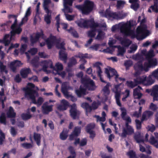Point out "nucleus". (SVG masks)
Masks as SVG:
<instances>
[{"label":"nucleus","mask_w":158,"mask_h":158,"mask_svg":"<svg viewBox=\"0 0 158 158\" xmlns=\"http://www.w3.org/2000/svg\"><path fill=\"white\" fill-rule=\"evenodd\" d=\"M84 4L85 10H93L94 6V2L88 0L85 1Z\"/></svg>","instance_id":"obj_26"},{"label":"nucleus","mask_w":158,"mask_h":158,"mask_svg":"<svg viewBox=\"0 0 158 158\" xmlns=\"http://www.w3.org/2000/svg\"><path fill=\"white\" fill-rule=\"evenodd\" d=\"M7 115L9 117H14L16 114L14 111V110L11 107H10L9 110L7 112Z\"/></svg>","instance_id":"obj_40"},{"label":"nucleus","mask_w":158,"mask_h":158,"mask_svg":"<svg viewBox=\"0 0 158 158\" xmlns=\"http://www.w3.org/2000/svg\"><path fill=\"white\" fill-rule=\"evenodd\" d=\"M72 88L69 86V84L67 82H64L62 83L61 86V92L64 96H68V94L69 93L68 92L69 90L72 89Z\"/></svg>","instance_id":"obj_20"},{"label":"nucleus","mask_w":158,"mask_h":158,"mask_svg":"<svg viewBox=\"0 0 158 158\" xmlns=\"http://www.w3.org/2000/svg\"><path fill=\"white\" fill-rule=\"evenodd\" d=\"M155 56L153 50L151 49L147 53L146 55V58H149L154 56Z\"/></svg>","instance_id":"obj_56"},{"label":"nucleus","mask_w":158,"mask_h":158,"mask_svg":"<svg viewBox=\"0 0 158 158\" xmlns=\"http://www.w3.org/2000/svg\"><path fill=\"white\" fill-rule=\"evenodd\" d=\"M118 53L117 55L118 56H123L125 52V49L123 48L120 46L118 47Z\"/></svg>","instance_id":"obj_44"},{"label":"nucleus","mask_w":158,"mask_h":158,"mask_svg":"<svg viewBox=\"0 0 158 158\" xmlns=\"http://www.w3.org/2000/svg\"><path fill=\"white\" fill-rule=\"evenodd\" d=\"M44 39L43 34L42 32L40 33H37L34 38L31 37V42L33 44L37 42L39 39Z\"/></svg>","instance_id":"obj_32"},{"label":"nucleus","mask_w":158,"mask_h":158,"mask_svg":"<svg viewBox=\"0 0 158 158\" xmlns=\"http://www.w3.org/2000/svg\"><path fill=\"white\" fill-rule=\"evenodd\" d=\"M75 57L76 58H80L81 59V60L83 63H85L86 61L84 59L85 58H86L87 56L86 55L79 53L78 55H76L74 57H72L69 59V61L68 64V66L71 67L75 65L77 63V61Z\"/></svg>","instance_id":"obj_13"},{"label":"nucleus","mask_w":158,"mask_h":158,"mask_svg":"<svg viewBox=\"0 0 158 158\" xmlns=\"http://www.w3.org/2000/svg\"><path fill=\"white\" fill-rule=\"evenodd\" d=\"M59 56L60 59L66 63L67 59V55L63 51L61 50L59 52Z\"/></svg>","instance_id":"obj_36"},{"label":"nucleus","mask_w":158,"mask_h":158,"mask_svg":"<svg viewBox=\"0 0 158 158\" xmlns=\"http://www.w3.org/2000/svg\"><path fill=\"white\" fill-rule=\"evenodd\" d=\"M151 33L150 31L147 29V26L141 23L140 25L137 28L136 34H134V35L138 40H143Z\"/></svg>","instance_id":"obj_8"},{"label":"nucleus","mask_w":158,"mask_h":158,"mask_svg":"<svg viewBox=\"0 0 158 158\" xmlns=\"http://www.w3.org/2000/svg\"><path fill=\"white\" fill-rule=\"evenodd\" d=\"M23 64L20 61L15 60L10 63V66L12 70L15 71L16 67L20 66Z\"/></svg>","instance_id":"obj_28"},{"label":"nucleus","mask_w":158,"mask_h":158,"mask_svg":"<svg viewBox=\"0 0 158 158\" xmlns=\"http://www.w3.org/2000/svg\"><path fill=\"white\" fill-rule=\"evenodd\" d=\"M101 65V64L99 62L96 63L94 64V66L97 68V73L99 77L101 76V74L102 73V71L100 66V65Z\"/></svg>","instance_id":"obj_38"},{"label":"nucleus","mask_w":158,"mask_h":158,"mask_svg":"<svg viewBox=\"0 0 158 158\" xmlns=\"http://www.w3.org/2000/svg\"><path fill=\"white\" fill-rule=\"evenodd\" d=\"M135 73L134 74V76L136 77V79H135L134 80L137 85L142 83L145 85H151V84L148 77L147 78L146 76L145 75L141 77H138L139 75L142 73V72L143 70L140 72V74H138L136 75H135V74L137 71L135 69Z\"/></svg>","instance_id":"obj_10"},{"label":"nucleus","mask_w":158,"mask_h":158,"mask_svg":"<svg viewBox=\"0 0 158 158\" xmlns=\"http://www.w3.org/2000/svg\"><path fill=\"white\" fill-rule=\"evenodd\" d=\"M114 51L113 48L110 46V48H107L106 49H104L102 51V52L107 53H112Z\"/></svg>","instance_id":"obj_61"},{"label":"nucleus","mask_w":158,"mask_h":158,"mask_svg":"<svg viewBox=\"0 0 158 158\" xmlns=\"http://www.w3.org/2000/svg\"><path fill=\"white\" fill-rule=\"evenodd\" d=\"M157 60L155 59H148V61L144 64L143 66L141 62L137 63L134 66L135 69L137 71L135 75H136L138 74H140V72L142 70L145 71V72L148 71L149 68L155 66L157 65Z\"/></svg>","instance_id":"obj_5"},{"label":"nucleus","mask_w":158,"mask_h":158,"mask_svg":"<svg viewBox=\"0 0 158 158\" xmlns=\"http://www.w3.org/2000/svg\"><path fill=\"white\" fill-rule=\"evenodd\" d=\"M70 113L71 116L75 118L76 116L79 114V111L77 110V107L76 104H73L70 106Z\"/></svg>","instance_id":"obj_21"},{"label":"nucleus","mask_w":158,"mask_h":158,"mask_svg":"<svg viewBox=\"0 0 158 158\" xmlns=\"http://www.w3.org/2000/svg\"><path fill=\"white\" fill-rule=\"evenodd\" d=\"M6 116L5 114V113H2L0 116V122L4 124H6Z\"/></svg>","instance_id":"obj_58"},{"label":"nucleus","mask_w":158,"mask_h":158,"mask_svg":"<svg viewBox=\"0 0 158 158\" xmlns=\"http://www.w3.org/2000/svg\"><path fill=\"white\" fill-rule=\"evenodd\" d=\"M154 1V3L153 5H152L150 7V8H151L152 10H158V0H153Z\"/></svg>","instance_id":"obj_49"},{"label":"nucleus","mask_w":158,"mask_h":158,"mask_svg":"<svg viewBox=\"0 0 158 158\" xmlns=\"http://www.w3.org/2000/svg\"><path fill=\"white\" fill-rule=\"evenodd\" d=\"M134 138L136 142L139 144L140 151L142 152H145L144 146L145 145L144 143L143 135L141 133L138 132L134 135Z\"/></svg>","instance_id":"obj_11"},{"label":"nucleus","mask_w":158,"mask_h":158,"mask_svg":"<svg viewBox=\"0 0 158 158\" xmlns=\"http://www.w3.org/2000/svg\"><path fill=\"white\" fill-rule=\"evenodd\" d=\"M153 113L150 111H147L144 112L142 115L141 122L148 119L153 115Z\"/></svg>","instance_id":"obj_31"},{"label":"nucleus","mask_w":158,"mask_h":158,"mask_svg":"<svg viewBox=\"0 0 158 158\" xmlns=\"http://www.w3.org/2000/svg\"><path fill=\"white\" fill-rule=\"evenodd\" d=\"M51 1L50 0H44L43 3V7L44 10H49L48 6L50 3Z\"/></svg>","instance_id":"obj_47"},{"label":"nucleus","mask_w":158,"mask_h":158,"mask_svg":"<svg viewBox=\"0 0 158 158\" xmlns=\"http://www.w3.org/2000/svg\"><path fill=\"white\" fill-rule=\"evenodd\" d=\"M75 92L78 97H81L87 94L85 88H83L81 85L80 86L79 89L76 90L75 91Z\"/></svg>","instance_id":"obj_33"},{"label":"nucleus","mask_w":158,"mask_h":158,"mask_svg":"<svg viewBox=\"0 0 158 158\" xmlns=\"http://www.w3.org/2000/svg\"><path fill=\"white\" fill-rule=\"evenodd\" d=\"M60 104L57 106V109L60 111H64L67 110L69 105V102L66 100L63 99L60 101Z\"/></svg>","instance_id":"obj_18"},{"label":"nucleus","mask_w":158,"mask_h":158,"mask_svg":"<svg viewBox=\"0 0 158 158\" xmlns=\"http://www.w3.org/2000/svg\"><path fill=\"white\" fill-rule=\"evenodd\" d=\"M135 22L134 21L130 20L126 23H120L113 26L112 27L111 30L113 32H114L119 29L121 32L125 35H132L134 31L131 30V26L134 25L133 23Z\"/></svg>","instance_id":"obj_3"},{"label":"nucleus","mask_w":158,"mask_h":158,"mask_svg":"<svg viewBox=\"0 0 158 158\" xmlns=\"http://www.w3.org/2000/svg\"><path fill=\"white\" fill-rule=\"evenodd\" d=\"M105 73L109 79H110L113 76H115L117 74L116 71L114 69L110 67L105 69Z\"/></svg>","instance_id":"obj_23"},{"label":"nucleus","mask_w":158,"mask_h":158,"mask_svg":"<svg viewBox=\"0 0 158 158\" xmlns=\"http://www.w3.org/2000/svg\"><path fill=\"white\" fill-rule=\"evenodd\" d=\"M129 91L128 89L126 90L125 92L124 93V95L122 98L123 101L124 102L126 101V98L129 96Z\"/></svg>","instance_id":"obj_57"},{"label":"nucleus","mask_w":158,"mask_h":158,"mask_svg":"<svg viewBox=\"0 0 158 158\" xmlns=\"http://www.w3.org/2000/svg\"><path fill=\"white\" fill-rule=\"evenodd\" d=\"M141 55L137 54L133 55L132 56V58L135 60H138L143 58V56H144L146 57V55L148 53L147 52L146 49H143L141 51Z\"/></svg>","instance_id":"obj_30"},{"label":"nucleus","mask_w":158,"mask_h":158,"mask_svg":"<svg viewBox=\"0 0 158 158\" xmlns=\"http://www.w3.org/2000/svg\"><path fill=\"white\" fill-rule=\"evenodd\" d=\"M94 117L97 118V121L100 122L101 123L105 121L106 120V118L105 117H100L98 115H95Z\"/></svg>","instance_id":"obj_63"},{"label":"nucleus","mask_w":158,"mask_h":158,"mask_svg":"<svg viewBox=\"0 0 158 158\" xmlns=\"http://www.w3.org/2000/svg\"><path fill=\"white\" fill-rule=\"evenodd\" d=\"M148 77L152 85L154 82L155 79H158V68L153 71Z\"/></svg>","instance_id":"obj_24"},{"label":"nucleus","mask_w":158,"mask_h":158,"mask_svg":"<svg viewBox=\"0 0 158 158\" xmlns=\"http://www.w3.org/2000/svg\"><path fill=\"white\" fill-rule=\"evenodd\" d=\"M48 49L51 48L53 45L55 44L56 47L58 49L65 50V44L63 41L61 40L60 38L56 39V37L51 36L45 40Z\"/></svg>","instance_id":"obj_7"},{"label":"nucleus","mask_w":158,"mask_h":158,"mask_svg":"<svg viewBox=\"0 0 158 158\" xmlns=\"http://www.w3.org/2000/svg\"><path fill=\"white\" fill-rule=\"evenodd\" d=\"M104 11L101 10L99 12L101 16H105L107 18H112L117 19H123L127 15V13H123L122 12L120 13L118 12L117 13H114L110 10H106L105 12H104L103 11Z\"/></svg>","instance_id":"obj_9"},{"label":"nucleus","mask_w":158,"mask_h":158,"mask_svg":"<svg viewBox=\"0 0 158 158\" xmlns=\"http://www.w3.org/2000/svg\"><path fill=\"white\" fill-rule=\"evenodd\" d=\"M121 111V116L122 118L126 116L127 114V111L126 108L124 107H121L120 108Z\"/></svg>","instance_id":"obj_52"},{"label":"nucleus","mask_w":158,"mask_h":158,"mask_svg":"<svg viewBox=\"0 0 158 158\" xmlns=\"http://www.w3.org/2000/svg\"><path fill=\"white\" fill-rule=\"evenodd\" d=\"M68 131L66 129H64L62 132L60 134V139L62 140H64L66 139L68 136Z\"/></svg>","instance_id":"obj_39"},{"label":"nucleus","mask_w":158,"mask_h":158,"mask_svg":"<svg viewBox=\"0 0 158 158\" xmlns=\"http://www.w3.org/2000/svg\"><path fill=\"white\" fill-rule=\"evenodd\" d=\"M82 83L84 86V87L87 88L91 90H95L96 87L93 81L88 78L86 79H81Z\"/></svg>","instance_id":"obj_14"},{"label":"nucleus","mask_w":158,"mask_h":158,"mask_svg":"<svg viewBox=\"0 0 158 158\" xmlns=\"http://www.w3.org/2000/svg\"><path fill=\"white\" fill-rule=\"evenodd\" d=\"M75 23L78 26L81 27H86L92 24V27L93 28L95 27V25L96 26L97 25V23H94L93 20H86L83 19L78 20L76 21Z\"/></svg>","instance_id":"obj_12"},{"label":"nucleus","mask_w":158,"mask_h":158,"mask_svg":"<svg viewBox=\"0 0 158 158\" xmlns=\"http://www.w3.org/2000/svg\"><path fill=\"white\" fill-rule=\"evenodd\" d=\"M53 105H48V102L44 103L42 106V112L44 114H48L53 110Z\"/></svg>","instance_id":"obj_17"},{"label":"nucleus","mask_w":158,"mask_h":158,"mask_svg":"<svg viewBox=\"0 0 158 158\" xmlns=\"http://www.w3.org/2000/svg\"><path fill=\"white\" fill-rule=\"evenodd\" d=\"M126 84L128 87L131 88H133L137 85L135 81L133 82L131 81H127Z\"/></svg>","instance_id":"obj_50"},{"label":"nucleus","mask_w":158,"mask_h":158,"mask_svg":"<svg viewBox=\"0 0 158 158\" xmlns=\"http://www.w3.org/2000/svg\"><path fill=\"white\" fill-rule=\"evenodd\" d=\"M39 58L36 57L32 60L31 63L35 68H38L41 66L42 69H40L39 71L43 70L44 72L48 73L49 72L47 71V69L48 67L55 70L57 73L63 69V67L62 64L59 62L57 63L54 67L52 65V63L51 60L44 61L41 63H38Z\"/></svg>","instance_id":"obj_1"},{"label":"nucleus","mask_w":158,"mask_h":158,"mask_svg":"<svg viewBox=\"0 0 158 158\" xmlns=\"http://www.w3.org/2000/svg\"><path fill=\"white\" fill-rule=\"evenodd\" d=\"M50 11L51 10H46V13L47 14L45 15L44 16V21L48 24H49L51 23V17Z\"/></svg>","instance_id":"obj_35"},{"label":"nucleus","mask_w":158,"mask_h":158,"mask_svg":"<svg viewBox=\"0 0 158 158\" xmlns=\"http://www.w3.org/2000/svg\"><path fill=\"white\" fill-rule=\"evenodd\" d=\"M149 108L150 110L154 111L156 110L158 108L157 105L153 103H151Z\"/></svg>","instance_id":"obj_62"},{"label":"nucleus","mask_w":158,"mask_h":158,"mask_svg":"<svg viewBox=\"0 0 158 158\" xmlns=\"http://www.w3.org/2000/svg\"><path fill=\"white\" fill-rule=\"evenodd\" d=\"M0 70L1 72H5L6 74L7 73L6 66L4 65L1 62H0Z\"/></svg>","instance_id":"obj_53"},{"label":"nucleus","mask_w":158,"mask_h":158,"mask_svg":"<svg viewBox=\"0 0 158 158\" xmlns=\"http://www.w3.org/2000/svg\"><path fill=\"white\" fill-rule=\"evenodd\" d=\"M32 115L30 113L23 114L21 115L22 119L24 120H27L32 117Z\"/></svg>","instance_id":"obj_48"},{"label":"nucleus","mask_w":158,"mask_h":158,"mask_svg":"<svg viewBox=\"0 0 158 158\" xmlns=\"http://www.w3.org/2000/svg\"><path fill=\"white\" fill-rule=\"evenodd\" d=\"M69 150L72 155L69 156L67 158H75L76 154L74 149V148L72 147H70L69 148Z\"/></svg>","instance_id":"obj_45"},{"label":"nucleus","mask_w":158,"mask_h":158,"mask_svg":"<svg viewBox=\"0 0 158 158\" xmlns=\"http://www.w3.org/2000/svg\"><path fill=\"white\" fill-rule=\"evenodd\" d=\"M30 72L31 70L29 68H25L21 70L20 74L23 77L26 78Z\"/></svg>","instance_id":"obj_34"},{"label":"nucleus","mask_w":158,"mask_h":158,"mask_svg":"<svg viewBox=\"0 0 158 158\" xmlns=\"http://www.w3.org/2000/svg\"><path fill=\"white\" fill-rule=\"evenodd\" d=\"M119 75L117 74L115 76V81L117 82H121L119 84L115 85L114 88L112 89V91L115 93V98L116 102L118 105L119 106H121V103L119 100L121 95V89L119 88V86L122 85V88L123 87V85L122 84V82L125 81L124 78L119 77Z\"/></svg>","instance_id":"obj_6"},{"label":"nucleus","mask_w":158,"mask_h":158,"mask_svg":"<svg viewBox=\"0 0 158 158\" xmlns=\"http://www.w3.org/2000/svg\"><path fill=\"white\" fill-rule=\"evenodd\" d=\"M81 106L86 110L87 113L88 112H90L92 110V107L86 103H82L81 105Z\"/></svg>","instance_id":"obj_42"},{"label":"nucleus","mask_w":158,"mask_h":158,"mask_svg":"<svg viewBox=\"0 0 158 158\" xmlns=\"http://www.w3.org/2000/svg\"><path fill=\"white\" fill-rule=\"evenodd\" d=\"M139 5L138 2L132 3L131 6V7L134 10H137L139 7Z\"/></svg>","instance_id":"obj_59"},{"label":"nucleus","mask_w":158,"mask_h":158,"mask_svg":"<svg viewBox=\"0 0 158 158\" xmlns=\"http://www.w3.org/2000/svg\"><path fill=\"white\" fill-rule=\"evenodd\" d=\"M134 133V130L132 127L127 124L125 127H123L122 133L121 136L123 137H126L127 135H131Z\"/></svg>","instance_id":"obj_16"},{"label":"nucleus","mask_w":158,"mask_h":158,"mask_svg":"<svg viewBox=\"0 0 158 158\" xmlns=\"http://www.w3.org/2000/svg\"><path fill=\"white\" fill-rule=\"evenodd\" d=\"M130 158H137L135 152L133 151H130L127 153Z\"/></svg>","instance_id":"obj_54"},{"label":"nucleus","mask_w":158,"mask_h":158,"mask_svg":"<svg viewBox=\"0 0 158 158\" xmlns=\"http://www.w3.org/2000/svg\"><path fill=\"white\" fill-rule=\"evenodd\" d=\"M31 14V10H27L25 12L24 17L22 19L20 25L26 23L28 20V17Z\"/></svg>","instance_id":"obj_37"},{"label":"nucleus","mask_w":158,"mask_h":158,"mask_svg":"<svg viewBox=\"0 0 158 158\" xmlns=\"http://www.w3.org/2000/svg\"><path fill=\"white\" fill-rule=\"evenodd\" d=\"M34 138L37 144L40 145V134L35 133L34 135Z\"/></svg>","instance_id":"obj_41"},{"label":"nucleus","mask_w":158,"mask_h":158,"mask_svg":"<svg viewBox=\"0 0 158 158\" xmlns=\"http://www.w3.org/2000/svg\"><path fill=\"white\" fill-rule=\"evenodd\" d=\"M111 86L110 84L109 83H107L106 85L104 87L103 91L105 94H108L110 93L109 88Z\"/></svg>","instance_id":"obj_46"},{"label":"nucleus","mask_w":158,"mask_h":158,"mask_svg":"<svg viewBox=\"0 0 158 158\" xmlns=\"http://www.w3.org/2000/svg\"><path fill=\"white\" fill-rule=\"evenodd\" d=\"M60 24L62 25L63 29L66 30L69 33H70L73 35L75 37H78V34L77 31L72 27H70L68 30H67L68 27V24L66 23H61Z\"/></svg>","instance_id":"obj_19"},{"label":"nucleus","mask_w":158,"mask_h":158,"mask_svg":"<svg viewBox=\"0 0 158 158\" xmlns=\"http://www.w3.org/2000/svg\"><path fill=\"white\" fill-rule=\"evenodd\" d=\"M151 95L153 97V100H157L158 97V85H156L154 86L152 90Z\"/></svg>","instance_id":"obj_27"},{"label":"nucleus","mask_w":158,"mask_h":158,"mask_svg":"<svg viewBox=\"0 0 158 158\" xmlns=\"http://www.w3.org/2000/svg\"><path fill=\"white\" fill-rule=\"evenodd\" d=\"M142 89L140 87L138 86L134 90L133 96L135 98L139 99L142 96V94L140 92V90Z\"/></svg>","instance_id":"obj_25"},{"label":"nucleus","mask_w":158,"mask_h":158,"mask_svg":"<svg viewBox=\"0 0 158 158\" xmlns=\"http://www.w3.org/2000/svg\"><path fill=\"white\" fill-rule=\"evenodd\" d=\"M122 44L125 47H128L131 44V41L128 39H125L121 42Z\"/></svg>","instance_id":"obj_43"},{"label":"nucleus","mask_w":158,"mask_h":158,"mask_svg":"<svg viewBox=\"0 0 158 158\" xmlns=\"http://www.w3.org/2000/svg\"><path fill=\"white\" fill-rule=\"evenodd\" d=\"M89 26L91 28V30L87 32V35L88 36L91 37H93L95 36L96 35V31L98 29V28L99 27H103L104 28L103 29L105 30L106 27V23H103L102 25L101 26H99L97 23V25L96 26L95 25V27L93 28L92 27V24H91Z\"/></svg>","instance_id":"obj_15"},{"label":"nucleus","mask_w":158,"mask_h":158,"mask_svg":"<svg viewBox=\"0 0 158 158\" xmlns=\"http://www.w3.org/2000/svg\"><path fill=\"white\" fill-rule=\"evenodd\" d=\"M104 33L101 31H99L98 35L95 38L97 40H100L102 39L104 37Z\"/></svg>","instance_id":"obj_64"},{"label":"nucleus","mask_w":158,"mask_h":158,"mask_svg":"<svg viewBox=\"0 0 158 158\" xmlns=\"http://www.w3.org/2000/svg\"><path fill=\"white\" fill-rule=\"evenodd\" d=\"M126 122L125 124L130 123L131 122V118L128 116L127 115L122 118Z\"/></svg>","instance_id":"obj_60"},{"label":"nucleus","mask_w":158,"mask_h":158,"mask_svg":"<svg viewBox=\"0 0 158 158\" xmlns=\"http://www.w3.org/2000/svg\"><path fill=\"white\" fill-rule=\"evenodd\" d=\"M154 137L152 136L149 140V143L154 145L156 148H158V133H154Z\"/></svg>","instance_id":"obj_22"},{"label":"nucleus","mask_w":158,"mask_h":158,"mask_svg":"<svg viewBox=\"0 0 158 158\" xmlns=\"http://www.w3.org/2000/svg\"><path fill=\"white\" fill-rule=\"evenodd\" d=\"M25 91V96L27 98H29L32 100V102L36 104L38 106L41 105L44 102V99L41 97H39L37 101L35 99L36 96H38L37 91L38 88L31 83H28L26 88L24 89Z\"/></svg>","instance_id":"obj_2"},{"label":"nucleus","mask_w":158,"mask_h":158,"mask_svg":"<svg viewBox=\"0 0 158 158\" xmlns=\"http://www.w3.org/2000/svg\"><path fill=\"white\" fill-rule=\"evenodd\" d=\"M9 18H13L15 19V22L11 27L12 31L10 32V36L8 34L6 35H5L3 39V42L5 44V46H8L10 44V41L14 40L13 36L15 34H19L22 31V28L19 26L17 25V20L16 19L15 15H9Z\"/></svg>","instance_id":"obj_4"},{"label":"nucleus","mask_w":158,"mask_h":158,"mask_svg":"<svg viewBox=\"0 0 158 158\" xmlns=\"http://www.w3.org/2000/svg\"><path fill=\"white\" fill-rule=\"evenodd\" d=\"M137 46L136 44H133L130 48V49L128 51L129 53H132L134 52L137 49Z\"/></svg>","instance_id":"obj_51"},{"label":"nucleus","mask_w":158,"mask_h":158,"mask_svg":"<svg viewBox=\"0 0 158 158\" xmlns=\"http://www.w3.org/2000/svg\"><path fill=\"white\" fill-rule=\"evenodd\" d=\"M125 3V2L121 0H118L117 1L116 6L117 9H119L121 7L123 6Z\"/></svg>","instance_id":"obj_55"},{"label":"nucleus","mask_w":158,"mask_h":158,"mask_svg":"<svg viewBox=\"0 0 158 158\" xmlns=\"http://www.w3.org/2000/svg\"><path fill=\"white\" fill-rule=\"evenodd\" d=\"M81 128L79 127H76L74 128V130L69 137L70 140H72L75 137H77L79 135L81 132Z\"/></svg>","instance_id":"obj_29"}]
</instances>
